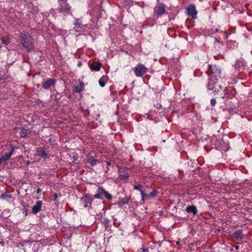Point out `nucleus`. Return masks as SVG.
Here are the masks:
<instances>
[{
	"label": "nucleus",
	"instance_id": "7",
	"mask_svg": "<svg viewBox=\"0 0 252 252\" xmlns=\"http://www.w3.org/2000/svg\"><path fill=\"white\" fill-rule=\"evenodd\" d=\"M188 13L190 15L192 19H195L196 18V15L197 13L195 6L194 5H190L189 6L188 9Z\"/></svg>",
	"mask_w": 252,
	"mask_h": 252
},
{
	"label": "nucleus",
	"instance_id": "34",
	"mask_svg": "<svg viewBox=\"0 0 252 252\" xmlns=\"http://www.w3.org/2000/svg\"><path fill=\"white\" fill-rule=\"evenodd\" d=\"M3 42L6 44H8V43H9V42L6 41L5 40H3Z\"/></svg>",
	"mask_w": 252,
	"mask_h": 252
},
{
	"label": "nucleus",
	"instance_id": "38",
	"mask_svg": "<svg viewBox=\"0 0 252 252\" xmlns=\"http://www.w3.org/2000/svg\"><path fill=\"white\" fill-rule=\"evenodd\" d=\"M30 162L29 161H28L26 163L27 165H29L30 164Z\"/></svg>",
	"mask_w": 252,
	"mask_h": 252
},
{
	"label": "nucleus",
	"instance_id": "11",
	"mask_svg": "<svg viewBox=\"0 0 252 252\" xmlns=\"http://www.w3.org/2000/svg\"><path fill=\"white\" fill-rule=\"evenodd\" d=\"M101 64H102L99 62H93L92 64H90V68L92 70H94L95 71H99L100 70V66Z\"/></svg>",
	"mask_w": 252,
	"mask_h": 252
},
{
	"label": "nucleus",
	"instance_id": "3",
	"mask_svg": "<svg viewBox=\"0 0 252 252\" xmlns=\"http://www.w3.org/2000/svg\"><path fill=\"white\" fill-rule=\"evenodd\" d=\"M158 190L156 189H153L152 192L149 193H146V191H141V200L145 201L146 200L150 199L152 198L155 197L158 194Z\"/></svg>",
	"mask_w": 252,
	"mask_h": 252
},
{
	"label": "nucleus",
	"instance_id": "41",
	"mask_svg": "<svg viewBox=\"0 0 252 252\" xmlns=\"http://www.w3.org/2000/svg\"><path fill=\"white\" fill-rule=\"evenodd\" d=\"M228 149V148H227L226 149H223V150H225V151H227Z\"/></svg>",
	"mask_w": 252,
	"mask_h": 252
},
{
	"label": "nucleus",
	"instance_id": "32",
	"mask_svg": "<svg viewBox=\"0 0 252 252\" xmlns=\"http://www.w3.org/2000/svg\"><path fill=\"white\" fill-rule=\"evenodd\" d=\"M41 191V190L40 189V188H38V189H36V193H37V194L39 193Z\"/></svg>",
	"mask_w": 252,
	"mask_h": 252
},
{
	"label": "nucleus",
	"instance_id": "14",
	"mask_svg": "<svg viewBox=\"0 0 252 252\" xmlns=\"http://www.w3.org/2000/svg\"><path fill=\"white\" fill-rule=\"evenodd\" d=\"M186 211L189 213H192L193 215H195L197 213V210L196 207L194 205H191L188 206L186 209Z\"/></svg>",
	"mask_w": 252,
	"mask_h": 252
},
{
	"label": "nucleus",
	"instance_id": "31",
	"mask_svg": "<svg viewBox=\"0 0 252 252\" xmlns=\"http://www.w3.org/2000/svg\"><path fill=\"white\" fill-rule=\"evenodd\" d=\"M53 197H54V199H53V200L54 201H55V200L57 199V197H58V195H57V193H54V194H53Z\"/></svg>",
	"mask_w": 252,
	"mask_h": 252
},
{
	"label": "nucleus",
	"instance_id": "25",
	"mask_svg": "<svg viewBox=\"0 0 252 252\" xmlns=\"http://www.w3.org/2000/svg\"><path fill=\"white\" fill-rule=\"evenodd\" d=\"M82 24L81 19H75L74 25L75 26H80Z\"/></svg>",
	"mask_w": 252,
	"mask_h": 252
},
{
	"label": "nucleus",
	"instance_id": "9",
	"mask_svg": "<svg viewBox=\"0 0 252 252\" xmlns=\"http://www.w3.org/2000/svg\"><path fill=\"white\" fill-rule=\"evenodd\" d=\"M42 202L38 201L36 202V204L32 208V213L34 214H37L41 210L42 206Z\"/></svg>",
	"mask_w": 252,
	"mask_h": 252
},
{
	"label": "nucleus",
	"instance_id": "15",
	"mask_svg": "<svg viewBox=\"0 0 252 252\" xmlns=\"http://www.w3.org/2000/svg\"><path fill=\"white\" fill-rule=\"evenodd\" d=\"M87 161L92 166H94L98 162V161L96 159L94 158L91 156H88L87 157Z\"/></svg>",
	"mask_w": 252,
	"mask_h": 252
},
{
	"label": "nucleus",
	"instance_id": "43",
	"mask_svg": "<svg viewBox=\"0 0 252 252\" xmlns=\"http://www.w3.org/2000/svg\"><path fill=\"white\" fill-rule=\"evenodd\" d=\"M74 158H75V159H76V157H74Z\"/></svg>",
	"mask_w": 252,
	"mask_h": 252
},
{
	"label": "nucleus",
	"instance_id": "18",
	"mask_svg": "<svg viewBox=\"0 0 252 252\" xmlns=\"http://www.w3.org/2000/svg\"><path fill=\"white\" fill-rule=\"evenodd\" d=\"M129 200H130L129 198H127V197L125 198L121 199L118 203V204L119 205V206L122 207V206H123L125 204H128Z\"/></svg>",
	"mask_w": 252,
	"mask_h": 252
},
{
	"label": "nucleus",
	"instance_id": "39",
	"mask_svg": "<svg viewBox=\"0 0 252 252\" xmlns=\"http://www.w3.org/2000/svg\"><path fill=\"white\" fill-rule=\"evenodd\" d=\"M107 164L108 165H110L111 164H110V162H107Z\"/></svg>",
	"mask_w": 252,
	"mask_h": 252
},
{
	"label": "nucleus",
	"instance_id": "45",
	"mask_svg": "<svg viewBox=\"0 0 252 252\" xmlns=\"http://www.w3.org/2000/svg\"><path fill=\"white\" fill-rule=\"evenodd\" d=\"M74 158H75V159H76V157H74Z\"/></svg>",
	"mask_w": 252,
	"mask_h": 252
},
{
	"label": "nucleus",
	"instance_id": "13",
	"mask_svg": "<svg viewBox=\"0 0 252 252\" xmlns=\"http://www.w3.org/2000/svg\"><path fill=\"white\" fill-rule=\"evenodd\" d=\"M84 83L82 81L79 82V84L76 85L74 88V92L76 93H80L83 90Z\"/></svg>",
	"mask_w": 252,
	"mask_h": 252
},
{
	"label": "nucleus",
	"instance_id": "6",
	"mask_svg": "<svg viewBox=\"0 0 252 252\" xmlns=\"http://www.w3.org/2000/svg\"><path fill=\"white\" fill-rule=\"evenodd\" d=\"M165 6L163 4H160L156 6L155 8V12L158 16H161L165 13Z\"/></svg>",
	"mask_w": 252,
	"mask_h": 252
},
{
	"label": "nucleus",
	"instance_id": "27",
	"mask_svg": "<svg viewBox=\"0 0 252 252\" xmlns=\"http://www.w3.org/2000/svg\"><path fill=\"white\" fill-rule=\"evenodd\" d=\"M129 176L127 174H121L120 175V178L123 180H126L128 179Z\"/></svg>",
	"mask_w": 252,
	"mask_h": 252
},
{
	"label": "nucleus",
	"instance_id": "42",
	"mask_svg": "<svg viewBox=\"0 0 252 252\" xmlns=\"http://www.w3.org/2000/svg\"><path fill=\"white\" fill-rule=\"evenodd\" d=\"M220 70H219L218 73L220 74Z\"/></svg>",
	"mask_w": 252,
	"mask_h": 252
},
{
	"label": "nucleus",
	"instance_id": "36",
	"mask_svg": "<svg viewBox=\"0 0 252 252\" xmlns=\"http://www.w3.org/2000/svg\"><path fill=\"white\" fill-rule=\"evenodd\" d=\"M81 65V63H79L78 64V66H80Z\"/></svg>",
	"mask_w": 252,
	"mask_h": 252
},
{
	"label": "nucleus",
	"instance_id": "16",
	"mask_svg": "<svg viewBox=\"0 0 252 252\" xmlns=\"http://www.w3.org/2000/svg\"><path fill=\"white\" fill-rule=\"evenodd\" d=\"M14 151V149L13 148V147H12L10 150V151L8 153L4 155V156H2L5 161H6L7 160H8L9 159H10V157L13 154Z\"/></svg>",
	"mask_w": 252,
	"mask_h": 252
},
{
	"label": "nucleus",
	"instance_id": "21",
	"mask_svg": "<svg viewBox=\"0 0 252 252\" xmlns=\"http://www.w3.org/2000/svg\"><path fill=\"white\" fill-rule=\"evenodd\" d=\"M101 189V187H99L97 189V193L96 194H95L94 195V198H97V199H102V197H101V195H102V192H100V190Z\"/></svg>",
	"mask_w": 252,
	"mask_h": 252
},
{
	"label": "nucleus",
	"instance_id": "40",
	"mask_svg": "<svg viewBox=\"0 0 252 252\" xmlns=\"http://www.w3.org/2000/svg\"><path fill=\"white\" fill-rule=\"evenodd\" d=\"M218 31H219V29H216V30H215V32H218Z\"/></svg>",
	"mask_w": 252,
	"mask_h": 252
},
{
	"label": "nucleus",
	"instance_id": "5",
	"mask_svg": "<svg viewBox=\"0 0 252 252\" xmlns=\"http://www.w3.org/2000/svg\"><path fill=\"white\" fill-rule=\"evenodd\" d=\"M56 80L54 79L49 78L45 81H43L42 83V87L46 90L49 89L51 87L54 86L55 84Z\"/></svg>",
	"mask_w": 252,
	"mask_h": 252
},
{
	"label": "nucleus",
	"instance_id": "2",
	"mask_svg": "<svg viewBox=\"0 0 252 252\" xmlns=\"http://www.w3.org/2000/svg\"><path fill=\"white\" fill-rule=\"evenodd\" d=\"M148 70V69L143 64L139 63L134 68L135 75L137 77H141Z\"/></svg>",
	"mask_w": 252,
	"mask_h": 252
},
{
	"label": "nucleus",
	"instance_id": "19",
	"mask_svg": "<svg viewBox=\"0 0 252 252\" xmlns=\"http://www.w3.org/2000/svg\"><path fill=\"white\" fill-rule=\"evenodd\" d=\"M83 200H84L85 202H87V203H89L90 205H91L92 204V201L93 200V198H91L87 195H86L84 197H83L82 198ZM89 206L88 205V203H86L85 204H84V207L85 208H87Z\"/></svg>",
	"mask_w": 252,
	"mask_h": 252
},
{
	"label": "nucleus",
	"instance_id": "35",
	"mask_svg": "<svg viewBox=\"0 0 252 252\" xmlns=\"http://www.w3.org/2000/svg\"><path fill=\"white\" fill-rule=\"evenodd\" d=\"M239 248V246H235V249L236 250H238Z\"/></svg>",
	"mask_w": 252,
	"mask_h": 252
},
{
	"label": "nucleus",
	"instance_id": "44",
	"mask_svg": "<svg viewBox=\"0 0 252 252\" xmlns=\"http://www.w3.org/2000/svg\"><path fill=\"white\" fill-rule=\"evenodd\" d=\"M74 158H75V159H76V157H74Z\"/></svg>",
	"mask_w": 252,
	"mask_h": 252
},
{
	"label": "nucleus",
	"instance_id": "17",
	"mask_svg": "<svg viewBox=\"0 0 252 252\" xmlns=\"http://www.w3.org/2000/svg\"><path fill=\"white\" fill-rule=\"evenodd\" d=\"M100 192H102V194L103 195L105 198L108 200H111L112 197L107 191L104 190V189L101 187Z\"/></svg>",
	"mask_w": 252,
	"mask_h": 252
},
{
	"label": "nucleus",
	"instance_id": "1",
	"mask_svg": "<svg viewBox=\"0 0 252 252\" xmlns=\"http://www.w3.org/2000/svg\"><path fill=\"white\" fill-rule=\"evenodd\" d=\"M19 41L22 49L28 52L34 50L33 39L29 33L26 32H21L19 36Z\"/></svg>",
	"mask_w": 252,
	"mask_h": 252
},
{
	"label": "nucleus",
	"instance_id": "20",
	"mask_svg": "<svg viewBox=\"0 0 252 252\" xmlns=\"http://www.w3.org/2000/svg\"><path fill=\"white\" fill-rule=\"evenodd\" d=\"M106 81L107 77L106 76H103L101 78H100L98 81L100 86L101 87H104L106 84Z\"/></svg>",
	"mask_w": 252,
	"mask_h": 252
},
{
	"label": "nucleus",
	"instance_id": "29",
	"mask_svg": "<svg viewBox=\"0 0 252 252\" xmlns=\"http://www.w3.org/2000/svg\"><path fill=\"white\" fill-rule=\"evenodd\" d=\"M211 104L212 106H214L216 104V100L215 98H212L211 100Z\"/></svg>",
	"mask_w": 252,
	"mask_h": 252
},
{
	"label": "nucleus",
	"instance_id": "22",
	"mask_svg": "<svg viewBox=\"0 0 252 252\" xmlns=\"http://www.w3.org/2000/svg\"><path fill=\"white\" fill-rule=\"evenodd\" d=\"M20 134L22 137H26L28 134L27 130L24 128H22L20 132Z\"/></svg>",
	"mask_w": 252,
	"mask_h": 252
},
{
	"label": "nucleus",
	"instance_id": "12",
	"mask_svg": "<svg viewBox=\"0 0 252 252\" xmlns=\"http://www.w3.org/2000/svg\"><path fill=\"white\" fill-rule=\"evenodd\" d=\"M36 153L38 156L43 158H48L47 155L46 154L45 150L42 148H39L36 150Z\"/></svg>",
	"mask_w": 252,
	"mask_h": 252
},
{
	"label": "nucleus",
	"instance_id": "30",
	"mask_svg": "<svg viewBox=\"0 0 252 252\" xmlns=\"http://www.w3.org/2000/svg\"><path fill=\"white\" fill-rule=\"evenodd\" d=\"M140 250L142 252H149V249L147 248V249H145L143 247L140 248Z\"/></svg>",
	"mask_w": 252,
	"mask_h": 252
},
{
	"label": "nucleus",
	"instance_id": "8",
	"mask_svg": "<svg viewBox=\"0 0 252 252\" xmlns=\"http://www.w3.org/2000/svg\"><path fill=\"white\" fill-rule=\"evenodd\" d=\"M59 11L60 12L69 13L70 11V6L66 1H64L63 4L60 5Z\"/></svg>",
	"mask_w": 252,
	"mask_h": 252
},
{
	"label": "nucleus",
	"instance_id": "37",
	"mask_svg": "<svg viewBox=\"0 0 252 252\" xmlns=\"http://www.w3.org/2000/svg\"><path fill=\"white\" fill-rule=\"evenodd\" d=\"M215 40L217 41V42H219V40L217 39V38H215Z\"/></svg>",
	"mask_w": 252,
	"mask_h": 252
},
{
	"label": "nucleus",
	"instance_id": "10",
	"mask_svg": "<svg viewBox=\"0 0 252 252\" xmlns=\"http://www.w3.org/2000/svg\"><path fill=\"white\" fill-rule=\"evenodd\" d=\"M244 234L242 230H238L234 232L233 237L237 240H241L244 238Z\"/></svg>",
	"mask_w": 252,
	"mask_h": 252
},
{
	"label": "nucleus",
	"instance_id": "26",
	"mask_svg": "<svg viewBox=\"0 0 252 252\" xmlns=\"http://www.w3.org/2000/svg\"><path fill=\"white\" fill-rule=\"evenodd\" d=\"M1 198L3 199H9L11 198V195L6 193L2 194Z\"/></svg>",
	"mask_w": 252,
	"mask_h": 252
},
{
	"label": "nucleus",
	"instance_id": "24",
	"mask_svg": "<svg viewBox=\"0 0 252 252\" xmlns=\"http://www.w3.org/2000/svg\"><path fill=\"white\" fill-rule=\"evenodd\" d=\"M216 144H217H217H220L219 146H220V149H221V148H222V147H224V146H223V144H225V143H224V142H223L222 140H220H220H217L216 141Z\"/></svg>",
	"mask_w": 252,
	"mask_h": 252
},
{
	"label": "nucleus",
	"instance_id": "4",
	"mask_svg": "<svg viewBox=\"0 0 252 252\" xmlns=\"http://www.w3.org/2000/svg\"><path fill=\"white\" fill-rule=\"evenodd\" d=\"M207 87L208 90H213L214 92L218 91V88H220V86L218 85L217 82L214 80L213 76H211V78L209 79Z\"/></svg>",
	"mask_w": 252,
	"mask_h": 252
},
{
	"label": "nucleus",
	"instance_id": "23",
	"mask_svg": "<svg viewBox=\"0 0 252 252\" xmlns=\"http://www.w3.org/2000/svg\"><path fill=\"white\" fill-rule=\"evenodd\" d=\"M142 186L140 184L135 185L133 187L134 189L138 190L140 191L141 193V191H145V190L142 189Z\"/></svg>",
	"mask_w": 252,
	"mask_h": 252
},
{
	"label": "nucleus",
	"instance_id": "28",
	"mask_svg": "<svg viewBox=\"0 0 252 252\" xmlns=\"http://www.w3.org/2000/svg\"><path fill=\"white\" fill-rule=\"evenodd\" d=\"M109 222V220L107 218L104 219L103 220V223L106 226L108 225Z\"/></svg>",
	"mask_w": 252,
	"mask_h": 252
},
{
	"label": "nucleus",
	"instance_id": "33",
	"mask_svg": "<svg viewBox=\"0 0 252 252\" xmlns=\"http://www.w3.org/2000/svg\"><path fill=\"white\" fill-rule=\"evenodd\" d=\"M24 213H25V216H27V215H28V210H27V209H25L24 210Z\"/></svg>",
	"mask_w": 252,
	"mask_h": 252
}]
</instances>
